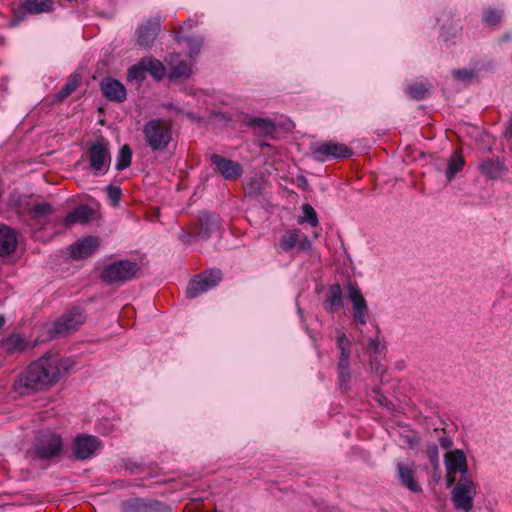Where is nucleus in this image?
<instances>
[{
  "instance_id": "1",
  "label": "nucleus",
  "mask_w": 512,
  "mask_h": 512,
  "mask_svg": "<svg viewBox=\"0 0 512 512\" xmlns=\"http://www.w3.org/2000/svg\"><path fill=\"white\" fill-rule=\"evenodd\" d=\"M72 362L57 354H44L32 362L15 381L22 394L47 389L70 370Z\"/></svg>"
},
{
  "instance_id": "2",
  "label": "nucleus",
  "mask_w": 512,
  "mask_h": 512,
  "mask_svg": "<svg viewBox=\"0 0 512 512\" xmlns=\"http://www.w3.org/2000/svg\"><path fill=\"white\" fill-rule=\"evenodd\" d=\"M143 139L153 152H163L169 147L173 136L169 122L156 118L147 121L142 128Z\"/></svg>"
},
{
  "instance_id": "3",
  "label": "nucleus",
  "mask_w": 512,
  "mask_h": 512,
  "mask_svg": "<svg viewBox=\"0 0 512 512\" xmlns=\"http://www.w3.org/2000/svg\"><path fill=\"white\" fill-rule=\"evenodd\" d=\"M139 271L136 262L119 260L105 266L100 277L107 284H121L134 279Z\"/></svg>"
},
{
  "instance_id": "4",
  "label": "nucleus",
  "mask_w": 512,
  "mask_h": 512,
  "mask_svg": "<svg viewBox=\"0 0 512 512\" xmlns=\"http://www.w3.org/2000/svg\"><path fill=\"white\" fill-rule=\"evenodd\" d=\"M222 280V272L219 269L206 270L193 279L187 285L186 295L193 299L200 294L215 288Z\"/></svg>"
},
{
  "instance_id": "5",
  "label": "nucleus",
  "mask_w": 512,
  "mask_h": 512,
  "mask_svg": "<svg viewBox=\"0 0 512 512\" xmlns=\"http://www.w3.org/2000/svg\"><path fill=\"white\" fill-rule=\"evenodd\" d=\"M476 495V487L467 476H461L452 490V501L457 510L470 512L473 507V499Z\"/></svg>"
},
{
  "instance_id": "6",
  "label": "nucleus",
  "mask_w": 512,
  "mask_h": 512,
  "mask_svg": "<svg viewBox=\"0 0 512 512\" xmlns=\"http://www.w3.org/2000/svg\"><path fill=\"white\" fill-rule=\"evenodd\" d=\"M61 449L62 440L59 435L51 432H42L36 439L33 453L37 459L49 460L57 456Z\"/></svg>"
},
{
  "instance_id": "7",
  "label": "nucleus",
  "mask_w": 512,
  "mask_h": 512,
  "mask_svg": "<svg viewBox=\"0 0 512 512\" xmlns=\"http://www.w3.org/2000/svg\"><path fill=\"white\" fill-rule=\"evenodd\" d=\"M85 321V316L81 309H73L63 314L49 331L52 338L64 337L77 330Z\"/></svg>"
},
{
  "instance_id": "8",
  "label": "nucleus",
  "mask_w": 512,
  "mask_h": 512,
  "mask_svg": "<svg viewBox=\"0 0 512 512\" xmlns=\"http://www.w3.org/2000/svg\"><path fill=\"white\" fill-rule=\"evenodd\" d=\"M88 158L95 175H103L108 172L111 157L106 143L99 141L92 143L88 150Z\"/></svg>"
},
{
  "instance_id": "9",
  "label": "nucleus",
  "mask_w": 512,
  "mask_h": 512,
  "mask_svg": "<svg viewBox=\"0 0 512 512\" xmlns=\"http://www.w3.org/2000/svg\"><path fill=\"white\" fill-rule=\"evenodd\" d=\"M54 9L53 0H20L17 13L11 21L12 26L18 25L27 15L49 13Z\"/></svg>"
},
{
  "instance_id": "10",
  "label": "nucleus",
  "mask_w": 512,
  "mask_h": 512,
  "mask_svg": "<svg viewBox=\"0 0 512 512\" xmlns=\"http://www.w3.org/2000/svg\"><path fill=\"white\" fill-rule=\"evenodd\" d=\"M347 297L353 306V319L355 322L361 325L366 324L369 309L361 290L356 284L352 282L347 284Z\"/></svg>"
},
{
  "instance_id": "11",
  "label": "nucleus",
  "mask_w": 512,
  "mask_h": 512,
  "mask_svg": "<svg viewBox=\"0 0 512 512\" xmlns=\"http://www.w3.org/2000/svg\"><path fill=\"white\" fill-rule=\"evenodd\" d=\"M102 442L96 436L83 434L75 438L73 443L74 456L77 460H85L93 457Z\"/></svg>"
},
{
  "instance_id": "12",
  "label": "nucleus",
  "mask_w": 512,
  "mask_h": 512,
  "mask_svg": "<svg viewBox=\"0 0 512 512\" xmlns=\"http://www.w3.org/2000/svg\"><path fill=\"white\" fill-rule=\"evenodd\" d=\"M445 464L447 470V485L450 487L455 481L453 473H461L466 476L468 471L466 455L462 450L456 449L445 454Z\"/></svg>"
},
{
  "instance_id": "13",
  "label": "nucleus",
  "mask_w": 512,
  "mask_h": 512,
  "mask_svg": "<svg viewBox=\"0 0 512 512\" xmlns=\"http://www.w3.org/2000/svg\"><path fill=\"white\" fill-rule=\"evenodd\" d=\"M313 156L318 161H325L332 158H348L351 156V150L344 144L340 143H320L312 150Z\"/></svg>"
},
{
  "instance_id": "14",
  "label": "nucleus",
  "mask_w": 512,
  "mask_h": 512,
  "mask_svg": "<svg viewBox=\"0 0 512 512\" xmlns=\"http://www.w3.org/2000/svg\"><path fill=\"white\" fill-rule=\"evenodd\" d=\"M161 29L160 17L149 19L146 23L140 25L137 29V43L144 48H150Z\"/></svg>"
},
{
  "instance_id": "15",
  "label": "nucleus",
  "mask_w": 512,
  "mask_h": 512,
  "mask_svg": "<svg viewBox=\"0 0 512 512\" xmlns=\"http://www.w3.org/2000/svg\"><path fill=\"white\" fill-rule=\"evenodd\" d=\"M210 161L218 168L221 175L226 180H235L243 173L242 166L238 162L224 158L220 155L212 154L210 156Z\"/></svg>"
},
{
  "instance_id": "16",
  "label": "nucleus",
  "mask_w": 512,
  "mask_h": 512,
  "mask_svg": "<svg viewBox=\"0 0 512 512\" xmlns=\"http://www.w3.org/2000/svg\"><path fill=\"white\" fill-rule=\"evenodd\" d=\"M102 94L109 101L121 103L126 100L127 91L124 85L116 79L104 78L100 83Z\"/></svg>"
},
{
  "instance_id": "17",
  "label": "nucleus",
  "mask_w": 512,
  "mask_h": 512,
  "mask_svg": "<svg viewBox=\"0 0 512 512\" xmlns=\"http://www.w3.org/2000/svg\"><path fill=\"white\" fill-rule=\"evenodd\" d=\"M99 247L96 237H86L70 246V256L74 259H84L92 255Z\"/></svg>"
},
{
  "instance_id": "18",
  "label": "nucleus",
  "mask_w": 512,
  "mask_h": 512,
  "mask_svg": "<svg viewBox=\"0 0 512 512\" xmlns=\"http://www.w3.org/2000/svg\"><path fill=\"white\" fill-rule=\"evenodd\" d=\"M397 471L400 483L413 493H421L422 488L415 479L414 470L404 463L397 464Z\"/></svg>"
},
{
  "instance_id": "19",
  "label": "nucleus",
  "mask_w": 512,
  "mask_h": 512,
  "mask_svg": "<svg viewBox=\"0 0 512 512\" xmlns=\"http://www.w3.org/2000/svg\"><path fill=\"white\" fill-rule=\"evenodd\" d=\"M200 229L198 236L200 238H208L213 232L220 228V220L216 214L202 211L199 214Z\"/></svg>"
},
{
  "instance_id": "20",
  "label": "nucleus",
  "mask_w": 512,
  "mask_h": 512,
  "mask_svg": "<svg viewBox=\"0 0 512 512\" xmlns=\"http://www.w3.org/2000/svg\"><path fill=\"white\" fill-rule=\"evenodd\" d=\"M179 57V54H170L169 58L167 59L170 69L169 78L172 80L186 78L192 72L190 64L185 61H180Z\"/></svg>"
},
{
  "instance_id": "21",
  "label": "nucleus",
  "mask_w": 512,
  "mask_h": 512,
  "mask_svg": "<svg viewBox=\"0 0 512 512\" xmlns=\"http://www.w3.org/2000/svg\"><path fill=\"white\" fill-rule=\"evenodd\" d=\"M93 210L88 205L77 206L64 219L65 227H71L75 224H86L92 217Z\"/></svg>"
},
{
  "instance_id": "22",
  "label": "nucleus",
  "mask_w": 512,
  "mask_h": 512,
  "mask_svg": "<svg viewBox=\"0 0 512 512\" xmlns=\"http://www.w3.org/2000/svg\"><path fill=\"white\" fill-rule=\"evenodd\" d=\"M439 20L443 22L441 36L445 42L456 38L460 34L462 27L459 24V20L454 21L451 13H443Z\"/></svg>"
},
{
  "instance_id": "23",
  "label": "nucleus",
  "mask_w": 512,
  "mask_h": 512,
  "mask_svg": "<svg viewBox=\"0 0 512 512\" xmlns=\"http://www.w3.org/2000/svg\"><path fill=\"white\" fill-rule=\"evenodd\" d=\"M17 245L16 233L7 226L0 227V255L11 254Z\"/></svg>"
},
{
  "instance_id": "24",
  "label": "nucleus",
  "mask_w": 512,
  "mask_h": 512,
  "mask_svg": "<svg viewBox=\"0 0 512 512\" xmlns=\"http://www.w3.org/2000/svg\"><path fill=\"white\" fill-rule=\"evenodd\" d=\"M343 304L342 289L339 284H333L329 287L326 300L324 302L325 309L329 313H334L340 309Z\"/></svg>"
},
{
  "instance_id": "25",
  "label": "nucleus",
  "mask_w": 512,
  "mask_h": 512,
  "mask_svg": "<svg viewBox=\"0 0 512 512\" xmlns=\"http://www.w3.org/2000/svg\"><path fill=\"white\" fill-rule=\"evenodd\" d=\"M82 76L79 73H72L63 88L55 95V100L61 102L69 97L81 84Z\"/></svg>"
},
{
  "instance_id": "26",
  "label": "nucleus",
  "mask_w": 512,
  "mask_h": 512,
  "mask_svg": "<svg viewBox=\"0 0 512 512\" xmlns=\"http://www.w3.org/2000/svg\"><path fill=\"white\" fill-rule=\"evenodd\" d=\"M26 342L24 338L19 334H11L1 342L2 349L9 353H19L26 348Z\"/></svg>"
},
{
  "instance_id": "27",
  "label": "nucleus",
  "mask_w": 512,
  "mask_h": 512,
  "mask_svg": "<svg viewBox=\"0 0 512 512\" xmlns=\"http://www.w3.org/2000/svg\"><path fill=\"white\" fill-rule=\"evenodd\" d=\"M142 64L145 66L146 72L156 80L160 81L165 76V67L161 61L153 57L142 58Z\"/></svg>"
},
{
  "instance_id": "28",
  "label": "nucleus",
  "mask_w": 512,
  "mask_h": 512,
  "mask_svg": "<svg viewBox=\"0 0 512 512\" xmlns=\"http://www.w3.org/2000/svg\"><path fill=\"white\" fill-rule=\"evenodd\" d=\"M122 512H154V509L142 499L134 498L123 502Z\"/></svg>"
},
{
  "instance_id": "29",
  "label": "nucleus",
  "mask_w": 512,
  "mask_h": 512,
  "mask_svg": "<svg viewBox=\"0 0 512 512\" xmlns=\"http://www.w3.org/2000/svg\"><path fill=\"white\" fill-rule=\"evenodd\" d=\"M430 88L431 85L429 83L413 82L408 85L406 92L412 99L422 100L426 98Z\"/></svg>"
},
{
  "instance_id": "30",
  "label": "nucleus",
  "mask_w": 512,
  "mask_h": 512,
  "mask_svg": "<svg viewBox=\"0 0 512 512\" xmlns=\"http://www.w3.org/2000/svg\"><path fill=\"white\" fill-rule=\"evenodd\" d=\"M299 230H291L286 232L279 241V247L282 251H290L299 241Z\"/></svg>"
},
{
  "instance_id": "31",
  "label": "nucleus",
  "mask_w": 512,
  "mask_h": 512,
  "mask_svg": "<svg viewBox=\"0 0 512 512\" xmlns=\"http://www.w3.org/2000/svg\"><path fill=\"white\" fill-rule=\"evenodd\" d=\"M132 160V150L128 144H125L121 147L116 162V169L118 171H122L128 168L131 165Z\"/></svg>"
},
{
  "instance_id": "32",
  "label": "nucleus",
  "mask_w": 512,
  "mask_h": 512,
  "mask_svg": "<svg viewBox=\"0 0 512 512\" xmlns=\"http://www.w3.org/2000/svg\"><path fill=\"white\" fill-rule=\"evenodd\" d=\"M464 166V160H463V157L457 152L455 151L451 158H450V161H449V164H448V167H447V170H446V175L448 177V179H452L453 176L458 173L462 167Z\"/></svg>"
},
{
  "instance_id": "33",
  "label": "nucleus",
  "mask_w": 512,
  "mask_h": 512,
  "mask_svg": "<svg viewBox=\"0 0 512 512\" xmlns=\"http://www.w3.org/2000/svg\"><path fill=\"white\" fill-rule=\"evenodd\" d=\"M245 195L256 197L262 195L264 191V182L262 178L251 179L244 187Z\"/></svg>"
},
{
  "instance_id": "34",
  "label": "nucleus",
  "mask_w": 512,
  "mask_h": 512,
  "mask_svg": "<svg viewBox=\"0 0 512 512\" xmlns=\"http://www.w3.org/2000/svg\"><path fill=\"white\" fill-rule=\"evenodd\" d=\"M249 127L260 130L264 133H270L274 129V123L267 118L254 117L247 122Z\"/></svg>"
},
{
  "instance_id": "35",
  "label": "nucleus",
  "mask_w": 512,
  "mask_h": 512,
  "mask_svg": "<svg viewBox=\"0 0 512 512\" xmlns=\"http://www.w3.org/2000/svg\"><path fill=\"white\" fill-rule=\"evenodd\" d=\"M338 370V385L340 389L347 390L351 380L350 365L337 364Z\"/></svg>"
},
{
  "instance_id": "36",
  "label": "nucleus",
  "mask_w": 512,
  "mask_h": 512,
  "mask_svg": "<svg viewBox=\"0 0 512 512\" xmlns=\"http://www.w3.org/2000/svg\"><path fill=\"white\" fill-rule=\"evenodd\" d=\"M145 66L142 64V59L138 62V64L133 65L129 68L127 79L129 81H137L141 83L145 79Z\"/></svg>"
},
{
  "instance_id": "37",
  "label": "nucleus",
  "mask_w": 512,
  "mask_h": 512,
  "mask_svg": "<svg viewBox=\"0 0 512 512\" xmlns=\"http://www.w3.org/2000/svg\"><path fill=\"white\" fill-rule=\"evenodd\" d=\"M302 210L303 216L299 219V222H307L311 226L316 227L318 225V218L314 208L310 204H304Z\"/></svg>"
},
{
  "instance_id": "38",
  "label": "nucleus",
  "mask_w": 512,
  "mask_h": 512,
  "mask_svg": "<svg viewBox=\"0 0 512 512\" xmlns=\"http://www.w3.org/2000/svg\"><path fill=\"white\" fill-rule=\"evenodd\" d=\"M481 173L488 178H496L500 173L499 165L491 160L484 161L480 165Z\"/></svg>"
},
{
  "instance_id": "39",
  "label": "nucleus",
  "mask_w": 512,
  "mask_h": 512,
  "mask_svg": "<svg viewBox=\"0 0 512 512\" xmlns=\"http://www.w3.org/2000/svg\"><path fill=\"white\" fill-rule=\"evenodd\" d=\"M427 457L433 466L435 471L439 472L440 469V461H439V450L436 444H431L427 446L426 449Z\"/></svg>"
},
{
  "instance_id": "40",
  "label": "nucleus",
  "mask_w": 512,
  "mask_h": 512,
  "mask_svg": "<svg viewBox=\"0 0 512 512\" xmlns=\"http://www.w3.org/2000/svg\"><path fill=\"white\" fill-rule=\"evenodd\" d=\"M52 211V206L48 202L37 203L31 209V213L36 218L48 215L52 213Z\"/></svg>"
},
{
  "instance_id": "41",
  "label": "nucleus",
  "mask_w": 512,
  "mask_h": 512,
  "mask_svg": "<svg viewBox=\"0 0 512 512\" xmlns=\"http://www.w3.org/2000/svg\"><path fill=\"white\" fill-rule=\"evenodd\" d=\"M502 18V11L490 9L485 13L484 23L489 26H496L500 23Z\"/></svg>"
},
{
  "instance_id": "42",
  "label": "nucleus",
  "mask_w": 512,
  "mask_h": 512,
  "mask_svg": "<svg viewBox=\"0 0 512 512\" xmlns=\"http://www.w3.org/2000/svg\"><path fill=\"white\" fill-rule=\"evenodd\" d=\"M106 192H107L109 199L111 200V203L114 206H117L120 201L121 194H122L120 187L114 186V185H108L106 187Z\"/></svg>"
},
{
  "instance_id": "43",
  "label": "nucleus",
  "mask_w": 512,
  "mask_h": 512,
  "mask_svg": "<svg viewBox=\"0 0 512 512\" xmlns=\"http://www.w3.org/2000/svg\"><path fill=\"white\" fill-rule=\"evenodd\" d=\"M453 76L462 81H470L475 76V72L467 69H458L453 71Z\"/></svg>"
},
{
  "instance_id": "44",
  "label": "nucleus",
  "mask_w": 512,
  "mask_h": 512,
  "mask_svg": "<svg viewBox=\"0 0 512 512\" xmlns=\"http://www.w3.org/2000/svg\"><path fill=\"white\" fill-rule=\"evenodd\" d=\"M337 347L339 350L351 348V343L344 332H338L337 334Z\"/></svg>"
},
{
  "instance_id": "45",
  "label": "nucleus",
  "mask_w": 512,
  "mask_h": 512,
  "mask_svg": "<svg viewBox=\"0 0 512 512\" xmlns=\"http://www.w3.org/2000/svg\"><path fill=\"white\" fill-rule=\"evenodd\" d=\"M351 348H343L340 350V357L338 364H346L350 365L349 358H350Z\"/></svg>"
},
{
  "instance_id": "46",
  "label": "nucleus",
  "mask_w": 512,
  "mask_h": 512,
  "mask_svg": "<svg viewBox=\"0 0 512 512\" xmlns=\"http://www.w3.org/2000/svg\"><path fill=\"white\" fill-rule=\"evenodd\" d=\"M187 42L191 46L190 56H192L193 54H197L199 52V50H200L201 45H202V40L198 39L194 43L192 38H187Z\"/></svg>"
},
{
  "instance_id": "47",
  "label": "nucleus",
  "mask_w": 512,
  "mask_h": 512,
  "mask_svg": "<svg viewBox=\"0 0 512 512\" xmlns=\"http://www.w3.org/2000/svg\"><path fill=\"white\" fill-rule=\"evenodd\" d=\"M297 244L299 249L303 251L310 250L311 248V242L306 237H304L302 240H299Z\"/></svg>"
},
{
  "instance_id": "48",
  "label": "nucleus",
  "mask_w": 512,
  "mask_h": 512,
  "mask_svg": "<svg viewBox=\"0 0 512 512\" xmlns=\"http://www.w3.org/2000/svg\"><path fill=\"white\" fill-rule=\"evenodd\" d=\"M379 345H380V342H379L378 336H376L375 338H370L369 346H368L370 350L377 352L379 349Z\"/></svg>"
},
{
  "instance_id": "49",
  "label": "nucleus",
  "mask_w": 512,
  "mask_h": 512,
  "mask_svg": "<svg viewBox=\"0 0 512 512\" xmlns=\"http://www.w3.org/2000/svg\"><path fill=\"white\" fill-rule=\"evenodd\" d=\"M440 445L445 448V449H448V448H451L452 445H453V442L450 438L448 437H442L440 438Z\"/></svg>"
},
{
  "instance_id": "50",
  "label": "nucleus",
  "mask_w": 512,
  "mask_h": 512,
  "mask_svg": "<svg viewBox=\"0 0 512 512\" xmlns=\"http://www.w3.org/2000/svg\"><path fill=\"white\" fill-rule=\"evenodd\" d=\"M4 324H5V318H4V316L0 315V329L3 327Z\"/></svg>"
},
{
  "instance_id": "51",
  "label": "nucleus",
  "mask_w": 512,
  "mask_h": 512,
  "mask_svg": "<svg viewBox=\"0 0 512 512\" xmlns=\"http://www.w3.org/2000/svg\"><path fill=\"white\" fill-rule=\"evenodd\" d=\"M509 133L512 136V119H511V122H510V125H509Z\"/></svg>"
}]
</instances>
